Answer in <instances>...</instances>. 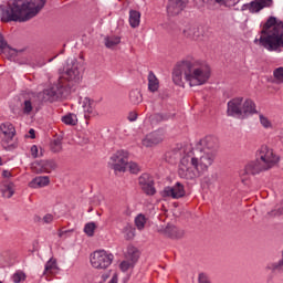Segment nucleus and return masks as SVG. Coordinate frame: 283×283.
<instances>
[{
  "label": "nucleus",
  "mask_w": 283,
  "mask_h": 283,
  "mask_svg": "<svg viewBox=\"0 0 283 283\" xmlns=\"http://www.w3.org/2000/svg\"><path fill=\"white\" fill-rule=\"evenodd\" d=\"M218 158V137L208 135L201 138L190 151L181 158L178 176L184 180L201 178Z\"/></svg>",
  "instance_id": "obj_1"
},
{
  "label": "nucleus",
  "mask_w": 283,
  "mask_h": 283,
  "mask_svg": "<svg viewBox=\"0 0 283 283\" xmlns=\"http://www.w3.org/2000/svg\"><path fill=\"white\" fill-rule=\"evenodd\" d=\"M190 87H198L208 83L211 78V67L207 62L188 56L177 64L172 72V81L175 85L185 87V82Z\"/></svg>",
  "instance_id": "obj_2"
},
{
  "label": "nucleus",
  "mask_w": 283,
  "mask_h": 283,
  "mask_svg": "<svg viewBox=\"0 0 283 283\" xmlns=\"http://www.w3.org/2000/svg\"><path fill=\"white\" fill-rule=\"evenodd\" d=\"M45 7V0H10L7 4L1 6L0 19L2 23L19 21L25 23L30 19H34Z\"/></svg>",
  "instance_id": "obj_3"
},
{
  "label": "nucleus",
  "mask_w": 283,
  "mask_h": 283,
  "mask_svg": "<svg viewBox=\"0 0 283 283\" xmlns=\"http://www.w3.org/2000/svg\"><path fill=\"white\" fill-rule=\"evenodd\" d=\"M277 20L271 17L261 31L260 39L254 43L262 45L268 52H282L283 50V29L275 25Z\"/></svg>",
  "instance_id": "obj_4"
},
{
  "label": "nucleus",
  "mask_w": 283,
  "mask_h": 283,
  "mask_svg": "<svg viewBox=\"0 0 283 283\" xmlns=\"http://www.w3.org/2000/svg\"><path fill=\"white\" fill-rule=\"evenodd\" d=\"M228 116H238L239 118H249L253 114H258L255 102L251 98L234 97L228 102Z\"/></svg>",
  "instance_id": "obj_5"
},
{
  "label": "nucleus",
  "mask_w": 283,
  "mask_h": 283,
  "mask_svg": "<svg viewBox=\"0 0 283 283\" xmlns=\"http://www.w3.org/2000/svg\"><path fill=\"white\" fill-rule=\"evenodd\" d=\"M112 262H114V254L106 250H97L91 254V265L97 271L109 269Z\"/></svg>",
  "instance_id": "obj_6"
},
{
  "label": "nucleus",
  "mask_w": 283,
  "mask_h": 283,
  "mask_svg": "<svg viewBox=\"0 0 283 283\" xmlns=\"http://www.w3.org/2000/svg\"><path fill=\"white\" fill-rule=\"evenodd\" d=\"M256 158L268 171L269 169H273V167L280 163V156H277L275 151L266 145L261 146L256 150Z\"/></svg>",
  "instance_id": "obj_7"
},
{
  "label": "nucleus",
  "mask_w": 283,
  "mask_h": 283,
  "mask_svg": "<svg viewBox=\"0 0 283 283\" xmlns=\"http://www.w3.org/2000/svg\"><path fill=\"white\" fill-rule=\"evenodd\" d=\"M81 78H83V75L81 73L78 61H76V59L67 60L66 71L62 74V76H60V83H62V85H65V82L78 83Z\"/></svg>",
  "instance_id": "obj_8"
},
{
  "label": "nucleus",
  "mask_w": 283,
  "mask_h": 283,
  "mask_svg": "<svg viewBox=\"0 0 283 283\" xmlns=\"http://www.w3.org/2000/svg\"><path fill=\"white\" fill-rule=\"evenodd\" d=\"M129 163V151L117 150L111 157V164L116 174H125L127 171V164Z\"/></svg>",
  "instance_id": "obj_9"
},
{
  "label": "nucleus",
  "mask_w": 283,
  "mask_h": 283,
  "mask_svg": "<svg viewBox=\"0 0 283 283\" xmlns=\"http://www.w3.org/2000/svg\"><path fill=\"white\" fill-rule=\"evenodd\" d=\"M262 171H269L264 165L256 158L248 163L244 169L240 170V178L244 185L251 176H258V174H262Z\"/></svg>",
  "instance_id": "obj_10"
},
{
  "label": "nucleus",
  "mask_w": 283,
  "mask_h": 283,
  "mask_svg": "<svg viewBox=\"0 0 283 283\" xmlns=\"http://www.w3.org/2000/svg\"><path fill=\"white\" fill-rule=\"evenodd\" d=\"M63 87H65V85L57 80V84H53L51 87L43 91V101H49V103L59 101V98L63 96Z\"/></svg>",
  "instance_id": "obj_11"
},
{
  "label": "nucleus",
  "mask_w": 283,
  "mask_h": 283,
  "mask_svg": "<svg viewBox=\"0 0 283 283\" xmlns=\"http://www.w3.org/2000/svg\"><path fill=\"white\" fill-rule=\"evenodd\" d=\"M163 140H165V130L158 129L147 134L142 139V145L143 147H147V148L157 147V145H160Z\"/></svg>",
  "instance_id": "obj_12"
},
{
  "label": "nucleus",
  "mask_w": 283,
  "mask_h": 283,
  "mask_svg": "<svg viewBox=\"0 0 283 283\" xmlns=\"http://www.w3.org/2000/svg\"><path fill=\"white\" fill-rule=\"evenodd\" d=\"M185 186L180 182H176L172 187L168 186L163 190L164 198H172L174 200L185 198Z\"/></svg>",
  "instance_id": "obj_13"
},
{
  "label": "nucleus",
  "mask_w": 283,
  "mask_h": 283,
  "mask_svg": "<svg viewBox=\"0 0 283 283\" xmlns=\"http://www.w3.org/2000/svg\"><path fill=\"white\" fill-rule=\"evenodd\" d=\"M271 6H273V0H254L250 3L243 4L241 10H249L251 14H255L261 10H264V8H271Z\"/></svg>",
  "instance_id": "obj_14"
},
{
  "label": "nucleus",
  "mask_w": 283,
  "mask_h": 283,
  "mask_svg": "<svg viewBox=\"0 0 283 283\" xmlns=\"http://www.w3.org/2000/svg\"><path fill=\"white\" fill-rule=\"evenodd\" d=\"M139 186L146 196H155L156 188L154 187V178L149 176V174H143L138 178Z\"/></svg>",
  "instance_id": "obj_15"
},
{
  "label": "nucleus",
  "mask_w": 283,
  "mask_h": 283,
  "mask_svg": "<svg viewBox=\"0 0 283 283\" xmlns=\"http://www.w3.org/2000/svg\"><path fill=\"white\" fill-rule=\"evenodd\" d=\"M187 3H189V0H168V14H170V17H176L177 14H180V12H182V10L187 8Z\"/></svg>",
  "instance_id": "obj_16"
},
{
  "label": "nucleus",
  "mask_w": 283,
  "mask_h": 283,
  "mask_svg": "<svg viewBox=\"0 0 283 283\" xmlns=\"http://www.w3.org/2000/svg\"><path fill=\"white\" fill-rule=\"evenodd\" d=\"M32 169L36 174H50L53 169H56V161L54 160H42L32 164Z\"/></svg>",
  "instance_id": "obj_17"
},
{
  "label": "nucleus",
  "mask_w": 283,
  "mask_h": 283,
  "mask_svg": "<svg viewBox=\"0 0 283 283\" xmlns=\"http://www.w3.org/2000/svg\"><path fill=\"white\" fill-rule=\"evenodd\" d=\"M98 102L92 99L91 97H84L82 101V107L84 111L85 118H92L96 116L98 113L96 112V106Z\"/></svg>",
  "instance_id": "obj_18"
},
{
  "label": "nucleus",
  "mask_w": 283,
  "mask_h": 283,
  "mask_svg": "<svg viewBox=\"0 0 283 283\" xmlns=\"http://www.w3.org/2000/svg\"><path fill=\"white\" fill-rule=\"evenodd\" d=\"M209 10H216L217 6H224L226 8H233L240 3V0H202Z\"/></svg>",
  "instance_id": "obj_19"
},
{
  "label": "nucleus",
  "mask_w": 283,
  "mask_h": 283,
  "mask_svg": "<svg viewBox=\"0 0 283 283\" xmlns=\"http://www.w3.org/2000/svg\"><path fill=\"white\" fill-rule=\"evenodd\" d=\"M200 27L195 24H187L182 30V35L191 41H198L201 36Z\"/></svg>",
  "instance_id": "obj_20"
},
{
  "label": "nucleus",
  "mask_w": 283,
  "mask_h": 283,
  "mask_svg": "<svg viewBox=\"0 0 283 283\" xmlns=\"http://www.w3.org/2000/svg\"><path fill=\"white\" fill-rule=\"evenodd\" d=\"M164 233L167 238H171L172 240H180V238L185 235V231L178 229L176 226L166 227Z\"/></svg>",
  "instance_id": "obj_21"
},
{
  "label": "nucleus",
  "mask_w": 283,
  "mask_h": 283,
  "mask_svg": "<svg viewBox=\"0 0 283 283\" xmlns=\"http://www.w3.org/2000/svg\"><path fill=\"white\" fill-rule=\"evenodd\" d=\"M0 134H3L4 138H8V140H12L15 134L14 125L10 124L9 122L1 124Z\"/></svg>",
  "instance_id": "obj_22"
},
{
  "label": "nucleus",
  "mask_w": 283,
  "mask_h": 283,
  "mask_svg": "<svg viewBox=\"0 0 283 283\" xmlns=\"http://www.w3.org/2000/svg\"><path fill=\"white\" fill-rule=\"evenodd\" d=\"M48 185H50V177L48 176L35 177L31 182H29V187L31 189H41L43 187H48Z\"/></svg>",
  "instance_id": "obj_23"
},
{
  "label": "nucleus",
  "mask_w": 283,
  "mask_h": 283,
  "mask_svg": "<svg viewBox=\"0 0 283 283\" xmlns=\"http://www.w3.org/2000/svg\"><path fill=\"white\" fill-rule=\"evenodd\" d=\"M2 198H12L14 196V184L10 181H3L0 186Z\"/></svg>",
  "instance_id": "obj_24"
},
{
  "label": "nucleus",
  "mask_w": 283,
  "mask_h": 283,
  "mask_svg": "<svg viewBox=\"0 0 283 283\" xmlns=\"http://www.w3.org/2000/svg\"><path fill=\"white\" fill-rule=\"evenodd\" d=\"M140 11L130 9L129 10V17H128V23L130 28H139L140 27Z\"/></svg>",
  "instance_id": "obj_25"
},
{
  "label": "nucleus",
  "mask_w": 283,
  "mask_h": 283,
  "mask_svg": "<svg viewBox=\"0 0 283 283\" xmlns=\"http://www.w3.org/2000/svg\"><path fill=\"white\" fill-rule=\"evenodd\" d=\"M160 87V82L158 81V77H156V74H154V71H150L148 73V90L149 92H158V88Z\"/></svg>",
  "instance_id": "obj_26"
},
{
  "label": "nucleus",
  "mask_w": 283,
  "mask_h": 283,
  "mask_svg": "<svg viewBox=\"0 0 283 283\" xmlns=\"http://www.w3.org/2000/svg\"><path fill=\"white\" fill-rule=\"evenodd\" d=\"M104 43H105V46L108 48V50H112V49L116 48V45H119L120 36H118V35L106 36L104 39Z\"/></svg>",
  "instance_id": "obj_27"
},
{
  "label": "nucleus",
  "mask_w": 283,
  "mask_h": 283,
  "mask_svg": "<svg viewBox=\"0 0 283 283\" xmlns=\"http://www.w3.org/2000/svg\"><path fill=\"white\" fill-rule=\"evenodd\" d=\"M62 123H64V125H70L71 127H74V125L78 123V117L76 116V114L69 113L62 116Z\"/></svg>",
  "instance_id": "obj_28"
},
{
  "label": "nucleus",
  "mask_w": 283,
  "mask_h": 283,
  "mask_svg": "<svg viewBox=\"0 0 283 283\" xmlns=\"http://www.w3.org/2000/svg\"><path fill=\"white\" fill-rule=\"evenodd\" d=\"M129 101L133 105H140L143 103V94L138 90H133L129 93Z\"/></svg>",
  "instance_id": "obj_29"
},
{
  "label": "nucleus",
  "mask_w": 283,
  "mask_h": 283,
  "mask_svg": "<svg viewBox=\"0 0 283 283\" xmlns=\"http://www.w3.org/2000/svg\"><path fill=\"white\" fill-rule=\"evenodd\" d=\"M126 255L129 258V260H132V262H136L138 258H140V252H138L136 247L129 245L127 248Z\"/></svg>",
  "instance_id": "obj_30"
},
{
  "label": "nucleus",
  "mask_w": 283,
  "mask_h": 283,
  "mask_svg": "<svg viewBox=\"0 0 283 283\" xmlns=\"http://www.w3.org/2000/svg\"><path fill=\"white\" fill-rule=\"evenodd\" d=\"M32 109H34V103L32 102V99H25L22 104L23 114L30 116V114H32Z\"/></svg>",
  "instance_id": "obj_31"
},
{
  "label": "nucleus",
  "mask_w": 283,
  "mask_h": 283,
  "mask_svg": "<svg viewBox=\"0 0 283 283\" xmlns=\"http://www.w3.org/2000/svg\"><path fill=\"white\" fill-rule=\"evenodd\" d=\"M259 120L264 129H273V123H271V119H269V117L260 114Z\"/></svg>",
  "instance_id": "obj_32"
},
{
  "label": "nucleus",
  "mask_w": 283,
  "mask_h": 283,
  "mask_svg": "<svg viewBox=\"0 0 283 283\" xmlns=\"http://www.w3.org/2000/svg\"><path fill=\"white\" fill-rule=\"evenodd\" d=\"M147 223V219L145 218L144 214H138L136 218H135V224L137 227V229L139 231H143V229H145V224Z\"/></svg>",
  "instance_id": "obj_33"
},
{
  "label": "nucleus",
  "mask_w": 283,
  "mask_h": 283,
  "mask_svg": "<svg viewBox=\"0 0 283 283\" xmlns=\"http://www.w3.org/2000/svg\"><path fill=\"white\" fill-rule=\"evenodd\" d=\"M54 271H56V261L51 259L46 262L43 274L45 275V273H54Z\"/></svg>",
  "instance_id": "obj_34"
},
{
  "label": "nucleus",
  "mask_w": 283,
  "mask_h": 283,
  "mask_svg": "<svg viewBox=\"0 0 283 283\" xmlns=\"http://www.w3.org/2000/svg\"><path fill=\"white\" fill-rule=\"evenodd\" d=\"M127 169L130 174H140V166L136 161H128Z\"/></svg>",
  "instance_id": "obj_35"
},
{
  "label": "nucleus",
  "mask_w": 283,
  "mask_h": 283,
  "mask_svg": "<svg viewBox=\"0 0 283 283\" xmlns=\"http://www.w3.org/2000/svg\"><path fill=\"white\" fill-rule=\"evenodd\" d=\"M94 231H96V224L94 222L91 223H86L84 227V233H86V235H88L90 238H92V235H94Z\"/></svg>",
  "instance_id": "obj_36"
},
{
  "label": "nucleus",
  "mask_w": 283,
  "mask_h": 283,
  "mask_svg": "<svg viewBox=\"0 0 283 283\" xmlns=\"http://www.w3.org/2000/svg\"><path fill=\"white\" fill-rule=\"evenodd\" d=\"M273 76L276 83H283V66L275 69L273 72Z\"/></svg>",
  "instance_id": "obj_37"
},
{
  "label": "nucleus",
  "mask_w": 283,
  "mask_h": 283,
  "mask_svg": "<svg viewBox=\"0 0 283 283\" xmlns=\"http://www.w3.org/2000/svg\"><path fill=\"white\" fill-rule=\"evenodd\" d=\"M124 232L126 235V240H133V238L136 235V229L132 228V226L125 227Z\"/></svg>",
  "instance_id": "obj_38"
},
{
  "label": "nucleus",
  "mask_w": 283,
  "mask_h": 283,
  "mask_svg": "<svg viewBox=\"0 0 283 283\" xmlns=\"http://www.w3.org/2000/svg\"><path fill=\"white\" fill-rule=\"evenodd\" d=\"M25 280V274L23 272H17L12 275V282L21 283Z\"/></svg>",
  "instance_id": "obj_39"
},
{
  "label": "nucleus",
  "mask_w": 283,
  "mask_h": 283,
  "mask_svg": "<svg viewBox=\"0 0 283 283\" xmlns=\"http://www.w3.org/2000/svg\"><path fill=\"white\" fill-rule=\"evenodd\" d=\"M8 41L3 38V34L0 33V52H3V50H8Z\"/></svg>",
  "instance_id": "obj_40"
},
{
  "label": "nucleus",
  "mask_w": 283,
  "mask_h": 283,
  "mask_svg": "<svg viewBox=\"0 0 283 283\" xmlns=\"http://www.w3.org/2000/svg\"><path fill=\"white\" fill-rule=\"evenodd\" d=\"M73 230H59L57 235L59 238H63L64 240L70 238V233H72Z\"/></svg>",
  "instance_id": "obj_41"
},
{
  "label": "nucleus",
  "mask_w": 283,
  "mask_h": 283,
  "mask_svg": "<svg viewBox=\"0 0 283 283\" xmlns=\"http://www.w3.org/2000/svg\"><path fill=\"white\" fill-rule=\"evenodd\" d=\"M30 154H31L32 158H39V146L32 145L30 148Z\"/></svg>",
  "instance_id": "obj_42"
},
{
  "label": "nucleus",
  "mask_w": 283,
  "mask_h": 283,
  "mask_svg": "<svg viewBox=\"0 0 283 283\" xmlns=\"http://www.w3.org/2000/svg\"><path fill=\"white\" fill-rule=\"evenodd\" d=\"M130 266H132V263H129V261H123V262L119 264V269H120V271H123L124 273H125L126 271H129Z\"/></svg>",
  "instance_id": "obj_43"
},
{
  "label": "nucleus",
  "mask_w": 283,
  "mask_h": 283,
  "mask_svg": "<svg viewBox=\"0 0 283 283\" xmlns=\"http://www.w3.org/2000/svg\"><path fill=\"white\" fill-rule=\"evenodd\" d=\"M42 220H43L44 224H52V222H54V216L48 213V214H45V216L43 217Z\"/></svg>",
  "instance_id": "obj_44"
},
{
  "label": "nucleus",
  "mask_w": 283,
  "mask_h": 283,
  "mask_svg": "<svg viewBox=\"0 0 283 283\" xmlns=\"http://www.w3.org/2000/svg\"><path fill=\"white\" fill-rule=\"evenodd\" d=\"M52 151L59 153L62 149L61 142L55 140L51 146Z\"/></svg>",
  "instance_id": "obj_45"
},
{
  "label": "nucleus",
  "mask_w": 283,
  "mask_h": 283,
  "mask_svg": "<svg viewBox=\"0 0 283 283\" xmlns=\"http://www.w3.org/2000/svg\"><path fill=\"white\" fill-rule=\"evenodd\" d=\"M127 119H128L130 123L136 122V120L138 119V113H136V112H134V111L130 112V113L128 114Z\"/></svg>",
  "instance_id": "obj_46"
},
{
  "label": "nucleus",
  "mask_w": 283,
  "mask_h": 283,
  "mask_svg": "<svg viewBox=\"0 0 283 283\" xmlns=\"http://www.w3.org/2000/svg\"><path fill=\"white\" fill-rule=\"evenodd\" d=\"M199 283H209V279H207V275L199 274Z\"/></svg>",
  "instance_id": "obj_47"
},
{
  "label": "nucleus",
  "mask_w": 283,
  "mask_h": 283,
  "mask_svg": "<svg viewBox=\"0 0 283 283\" xmlns=\"http://www.w3.org/2000/svg\"><path fill=\"white\" fill-rule=\"evenodd\" d=\"M282 213H283V208L279 210H273L272 212H270V216H282Z\"/></svg>",
  "instance_id": "obj_48"
},
{
  "label": "nucleus",
  "mask_w": 283,
  "mask_h": 283,
  "mask_svg": "<svg viewBox=\"0 0 283 283\" xmlns=\"http://www.w3.org/2000/svg\"><path fill=\"white\" fill-rule=\"evenodd\" d=\"M2 176H3V178H11L12 177V172H10L9 170H3L2 171Z\"/></svg>",
  "instance_id": "obj_49"
},
{
  "label": "nucleus",
  "mask_w": 283,
  "mask_h": 283,
  "mask_svg": "<svg viewBox=\"0 0 283 283\" xmlns=\"http://www.w3.org/2000/svg\"><path fill=\"white\" fill-rule=\"evenodd\" d=\"M158 116H160V118L163 119V120H169V118H171V115H158Z\"/></svg>",
  "instance_id": "obj_50"
},
{
  "label": "nucleus",
  "mask_w": 283,
  "mask_h": 283,
  "mask_svg": "<svg viewBox=\"0 0 283 283\" xmlns=\"http://www.w3.org/2000/svg\"><path fill=\"white\" fill-rule=\"evenodd\" d=\"M29 134H30V138H35L36 137L35 134H34V128H31L29 130Z\"/></svg>",
  "instance_id": "obj_51"
},
{
  "label": "nucleus",
  "mask_w": 283,
  "mask_h": 283,
  "mask_svg": "<svg viewBox=\"0 0 283 283\" xmlns=\"http://www.w3.org/2000/svg\"><path fill=\"white\" fill-rule=\"evenodd\" d=\"M109 283H116V280L113 279Z\"/></svg>",
  "instance_id": "obj_52"
},
{
  "label": "nucleus",
  "mask_w": 283,
  "mask_h": 283,
  "mask_svg": "<svg viewBox=\"0 0 283 283\" xmlns=\"http://www.w3.org/2000/svg\"><path fill=\"white\" fill-rule=\"evenodd\" d=\"M0 165H2V163H1V158H0Z\"/></svg>",
  "instance_id": "obj_53"
},
{
  "label": "nucleus",
  "mask_w": 283,
  "mask_h": 283,
  "mask_svg": "<svg viewBox=\"0 0 283 283\" xmlns=\"http://www.w3.org/2000/svg\"><path fill=\"white\" fill-rule=\"evenodd\" d=\"M0 283H3V282L0 281Z\"/></svg>",
  "instance_id": "obj_54"
}]
</instances>
